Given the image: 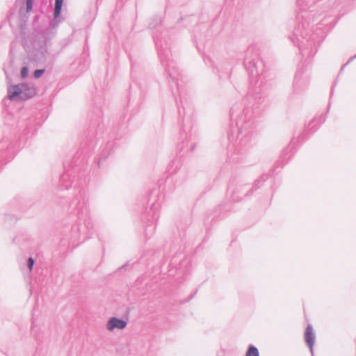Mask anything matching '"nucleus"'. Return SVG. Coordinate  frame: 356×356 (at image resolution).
<instances>
[{"label":"nucleus","mask_w":356,"mask_h":356,"mask_svg":"<svg viewBox=\"0 0 356 356\" xmlns=\"http://www.w3.org/2000/svg\"><path fill=\"white\" fill-rule=\"evenodd\" d=\"M36 94L33 86L28 83L10 85L8 88V97L11 101L25 100Z\"/></svg>","instance_id":"obj_1"},{"label":"nucleus","mask_w":356,"mask_h":356,"mask_svg":"<svg viewBox=\"0 0 356 356\" xmlns=\"http://www.w3.org/2000/svg\"><path fill=\"white\" fill-rule=\"evenodd\" d=\"M127 326V321L117 316H111L105 323V329L109 333H116L123 331Z\"/></svg>","instance_id":"obj_2"},{"label":"nucleus","mask_w":356,"mask_h":356,"mask_svg":"<svg viewBox=\"0 0 356 356\" xmlns=\"http://www.w3.org/2000/svg\"><path fill=\"white\" fill-rule=\"evenodd\" d=\"M305 341L309 347L311 353L313 352V346L314 344L315 335L313 332V328L312 325H309L307 327L305 334Z\"/></svg>","instance_id":"obj_3"},{"label":"nucleus","mask_w":356,"mask_h":356,"mask_svg":"<svg viewBox=\"0 0 356 356\" xmlns=\"http://www.w3.org/2000/svg\"><path fill=\"white\" fill-rule=\"evenodd\" d=\"M64 0H56L54 8V17H59Z\"/></svg>","instance_id":"obj_4"},{"label":"nucleus","mask_w":356,"mask_h":356,"mask_svg":"<svg viewBox=\"0 0 356 356\" xmlns=\"http://www.w3.org/2000/svg\"><path fill=\"white\" fill-rule=\"evenodd\" d=\"M246 356H259V351L257 348L251 346L246 353Z\"/></svg>","instance_id":"obj_5"},{"label":"nucleus","mask_w":356,"mask_h":356,"mask_svg":"<svg viewBox=\"0 0 356 356\" xmlns=\"http://www.w3.org/2000/svg\"><path fill=\"white\" fill-rule=\"evenodd\" d=\"M29 69L27 67H23L21 70V76L22 79H25L28 76Z\"/></svg>","instance_id":"obj_6"},{"label":"nucleus","mask_w":356,"mask_h":356,"mask_svg":"<svg viewBox=\"0 0 356 356\" xmlns=\"http://www.w3.org/2000/svg\"><path fill=\"white\" fill-rule=\"evenodd\" d=\"M44 72V70H37L34 72V77L38 79L43 74Z\"/></svg>","instance_id":"obj_7"},{"label":"nucleus","mask_w":356,"mask_h":356,"mask_svg":"<svg viewBox=\"0 0 356 356\" xmlns=\"http://www.w3.org/2000/svg\"><path fill=\"white\" fill-rule=\"evenodd\" d=\"M33 1L32 0H26V10L30 12L32 10Z\"/></svg>","instance_id":"obj_8"},{"label":"nucleus","mask_w":356,"mask_h":356,"mask_svg":"<svg viewBox=\"0 0 356 356\" xmlns=\"http://www.w3.org/2000/svg\"><path fill=\"white\" fill-rule=\"evenodd\" d=\"M33 264H34V261L31 257H30L28 260V266H29V268L30 270H32Z\"/></svg>","instance_id":"obj_9"}]
</instances>
